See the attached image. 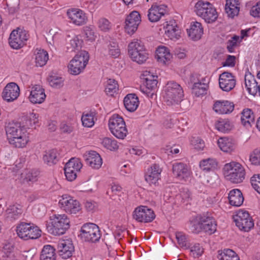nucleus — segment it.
<instances>
[{"label":"nucleus","mask_w":260,"mask_h":260,"mask_svg":"<svg viewBox=\"0 0 260 260\" xmlns=\"http://www.w3.org/2000/svg\"><path fill=\"white\" fill-rule=\"evenodd\" d=\"M6 135L9 144L16 148H25L30 141V135L27 128L18 123L8 126Z\"/></svg>","instance_id":"obj_1"},{"label":"nucleus","mask_w":260,"mask_h":260,"mask_svg":"<svg viewBox=\"0 0 260 260\" xmlns=\"http://www.w3.org/2000/svg\"><path fill=\"white\" fill-rule=\"evenodd\" d=\"M70 220L65 214H55L49 217L46 227L48 233L57 236L64 234L70 228Z\"/></svg>","instance_id":"obj_2"},{"label":"nucleus","mask_w":260,"mask_h":260,"mask_svg":"<svg viewBox=\"0 0 260 260\" xmlns=\"http://www.w3.org/2000/svg\"><path fill=\"white\" fill-rule=\"evenodd\" d=\"M223 174L226 180L237 184L244 181L246 171L242 164L235 161H232L224 165Z\"/></svg>","instance_id":"obj_3"},{"label":"nucleus","mask_w":260,"mask_h":260,"mask_svg":"<svg viewBox=\"0 0 260 260\" xmlns=\"http://www.w3.org/2000/svg\"><path fill=\"white\" fill-rule=\"evenodd\" d=\"M193 12L199 17L208 23H212L216 20L218 15L216 9L210 2L199 0L194 4Z\"/></svg>","instance_id":"obj_4"},{"label":"nucleus","mask_w":260,"mask_h":260,"mask_svg":"<svg viewBox=\"0 0 260 260\" xmlns=\"http://www.w3.org/2000/svg\"><path fill=\"white\" fill-rule=\"evenodd\" d=\"M127 52L130 58L139 64L144 63L149 57L144 45L137 39H134L129 43Z\"/></svg>","instance_id":"obj_5"},{"label":"nucleus","mask_w":260,"mask_h":260,"mask_svg":"<svg viewBox=\"0 0 260 260\" xmlns=\"http://www.w3.org/2000/svg\"><path fill=\"white\" fill-rule=\"evenodd\" d=\"M163 98L168 105H173L179 103L183 96V90L179 84L174 82H169L165 86Z\"/></svg>","instance_id":"obj_6"},{"label":"nucleus","mask_w":260,"mask_h":260,"mask_svg":"<svg viewBox=\"0 0 260 260\" xmlns=\"http://www.w3.org/2000/svg\"><path fill=\"white\" fill-rule=\"evenodd\" d=\"M89 56L88 53L82 50L76 54L67 66L68 72L72 75H78L83 72L86 67Z\"/></svg>","instance_id":"obj_7"},{"label":"nucleus","mask_w":260,"mask_h":260,"mask_svg":"<svg viewBox=\"0 0 260 260\" xmlns=\"http://www.w3.org/2000/svg\"><path fill=\"white\" fill-rule=\"evenodd\" d=\"M111 133L117 138L123 139L127 134V130L123 118L118 114L112 115L108 121Z\"/></svg>","instance_id":"obj_8"},{"label":"nucleus","mask_w":260,"mask_h":260,"mask_svg":"<svg viewBox=\"0 0 260 260\" xmlns=\"http://www.w3.org/2000/svg\"><path fill=\"white\" fill-rule=\"evenodd\" d=\"M58 205L59 207L69 214H76L82 209L80 202L68 194L59 196Z\"/></svg>","instance_id":"obj_9"},{"label":"nucleus","mask_w":260,"mask_h":260,"mask_svg":"<svg viewBox=\"0 0 260 260\" xmlns=\"http://www.w3.org/2000/svg\"><path fill=\"white\" fill-rule=\"evenodd\" d=\"M16 232L19 237L25 240L37 239L42 233L41 230L37 225L24 222L17 225Z\"/></svg>","instance_id":"obj_10"},{"label":"nucleus","mask_w":260,"mask_h":260,"mask_svg":"<svg viewBox=\"0 0 260 260\" xmlns=\"http://www.w3.org/2000/svg\"><path fill=\"white\" fill-rule=\"evenodd\" d=\"M80 236L85 241L95 242L100 239L101 232L96 224L88 223L82 226Z\"/></svg>","instance_id":"obj_11"},{"label":"nucleus","mask_w":260,"mask_h":260,"mask_svg":"<svg viewBox=\"0 0 260 260\" xmlns=\"http://www.w3.org/2000/svg\"><path fill=\"white\" fill-rule=\"evenodd\" d=\"M236 226L241 231L248 232L254 226V223L249 213L244 210H239L233 216Z\"/></svg>","instance_id":"obj_12"},{"label":"nucleus","mask_w":260,"mask_h":260,"mask_svg":"<svg viewBox=\"0 0 260 260\" xmlns=\"http://www.w3.org/2000/svg\"><path fill=\"white\" fill-rule=\"evenodd\" d=\"M66 14L70 22L76 26L83 25L88 20V15L79 8H70L67 10Z\"/></svg>","instance_id":"obj_13"},{"label":"nucleus","mask_w":260,"mask_h":260,"mask_svg":"<svg viewBox=\"0 0 260 260\" xmlns=\"http://www.w3.org/2000/svg\"><path fill=\"white\" fill-rule=\"evenodd\" d=\"M27 31L20 28L14 29L11 33L9 38V44L15 49H18L24 46L28 39Z\"/></svg>","instance_id":"obj_14"},{"label":"nucleus","mask_w":260,"mask_h":260,"mask_svg":"<svg viewBox=\"0 0 260 260\" xmlns=\"http://www.w3.org/2000/svg\"><path fill=\"white\" fill-rule=\"evenodd\" d=\"M154 57L158 64L169 66L172 61L173 54L168 47L160 45L155 49Z\"/></svg>","instance_id":"obj_15"},{"label":"nucleus","mask_w":260,"mask_h":260,"mask_svg":"<svg viewBox=\"0 0 260 260\" xmlns=\"http://www.w3.org/2000/svg\"><path fill=\"white\" fill-rule=\"evenodd\" d=\"M133 217L138 222H149L155 218V214L153 210L148 207L140 206L135 209Z\"/></svg>","instance_id":"obj_16"},{"label":"nucleus","mask_w":260,"mask_h":260,"mask_svg":"<svg viewBox=\"0 0 260 260\" xmlns=\"http://www.w3.org/2000/svg\"><path fill=\"white\" fill-rule=\"evenodd\" d=\"M141 22V15L138 11L132 12L126 17L125 21V30L129 35L134 34Z\"/></svg>","instance_id":"obj_17"},{"label":"nucleus","mask_w":260,"mask_h":260,"mask_svg":"<svg viewBox=\"0 0 260 260\" xmlns=\"http://www.w3.org/2000/svg\"><path fill=\"white\" fill-rule=\"evenodd\" d=\"M186 31L189 39L196 42L201 39L204 34V28L201 23L192 21L186 28Z\"/></svg>","instance_id":"obj_18"},{"label":"nucleus","mask_w":260,"mask_h":260,"mask_svg":"<svg viewBox=\"0 0 260 260\" xmlns=\"http://www.w3.org/2000/svg\"><path fill=\"white\" fill-rule=\"evenodd\" d=\"M46 98L45 89L40 85H33L29 91L28 100L34 104L43 103Z\"/></svg>","instance_id":"obj_19"},{"label":"nucleus","mask_w":260,"mask_h":260,"mask_svg":"<svg viewBox=\"0 0 260 260\" xmlns=\"http://www.w3.org/2000/svg\"><path fill=\"white\" fill-rule=\"evenodd\" d=\"M20 94V89L18 85L14 82L7 84L2 92L3 99L8 102L16 100Z\"/></svg>","instance_id":"obj_20"},{"label":"nucleus","mask_w":260,"mask_h":260,"mask_svg":"<svg viewBox=\"0 0 260 260\" xmlns=\"http://www.w3.org/2000/svg\"><path fill=\"white\" fill-rule=\"evenodd\" d=\"M236 80L235 77L231 73L224 72L219 77L220 88L224 91H230L235 86Z\"/></svg>","instance_id":"obj_21"},{"label":"nucleus","mask_w":260,"mask_h":260,"mask_svg":"<svg viewBox=\"0 0 260 260\" xmlns=\"http://www.w3.org/2000/svg\"><path fill=\"white\" fill-rule=\"evenodd\" d=\"M66 41V48L69 52L78 51L82 47L83 41L81 37L75 34H68L64 37Z\"/></svg>","instance_id":"obj_22"},{"label":"nucleus","mask_w":260,"mask_h":260,"mask_svg":"<svg viewBox=\"0 0 260 260\" xmlns=\"http://www.w3.org/2000/svg\"><path fill=\"white\" fill-rule=\"evenodd\" d=\"M234 103L228 100H217L214 102L213 110L219 115L229 114L234 109Z\"/></svg>","instance_id":"obj_23"},{"label":"nucleus","mask_w":260,"mask_h":260,"mask_svg":"<svg viewBox=\"0 0 260 260\" xmlns=\"http://www.w3.org/2000/svg\"><path fill=\"white\" fill-rule=\"evenodd\" d=\"M83 158L87 165L95 170L99 169L103 164V159L101 155L96 151H88L85 152Z\"/></svg>","instance_id":"obj_24"},{"label":"nucleus","mask_w":260,"mask_h":260,"mask_svg":"<svg viewBox=\"0 0 260 260\" xmlns=\"http://www.w3.org/2000/svg\"><path fill=\"white\" fill-rule=\"evenodd\" d=\"M161 169L159 166L154 164L148 168L145 175L146 181L150 185H156L160 179Z\"/></svg>","instance_id":"obj_25"},{"label":"nucleus","mask_w":260,"mask_h":260,"mask_svg":"<svg viewBox=\"0 0 260 260\" xmlns=\"http://www.w3.org/2000/svg\"><path fill=\"white\" fill-rule=\"evenodd\" d=\"M164 36L173 41L181 38V31L174 22L170 21L164 26Z\"/></svg>","instance_id":"obj_26"},{"label":"nucleus","mask_w":260,"mask_h":260,"mask_svg":"<svg viewBox=\"0 0 260 260\" xmlns=\"http://www.w3.org/2000/svg\"><path fill=\"white\" fill-rule=\"evenodd\" d=\"M57 248L59 255L64 259L71 257L74 251V247L70 239L60 240Z\"/></svg>","instance_id":"obj_27"},{"label":"nucleus","mask_w":260,"mask_h":260,"mask_svg":"<svg viewBox=\"0 0 260 260\" xmlns=\"http://www.w3.org/2000/svg\"><path fill=\"white\" fill-rule=\"evenodd\" d=\"M173 173L180 180H186L191 175V171L186 165L176 162L173 165Z\"/></svg>","instance_id":"obj_28"},{"label":"nucleus","mask_w":260,"mask_h":260,"mask_svg":"<svg viewBox=\"0 0 260 260\" xmlns=\"http://www.w3.org/2000/svg\"><path fill=\"white\" fill-rule=\"evenodd\" d=\"M217 144L221 151L228 154L235 152L236 148L235 141L230 137L219 138L217 141Z\"/></svg>","instance_id":"obj_29"},{"label":"nucleus","mask_w":260,"mask_h":260,"mask_svg":"<svg viewBox=\"0 0 260 260\" xmlns=\"http://www.w3.org/2000/svg\"><path fill=\"white\" fill-rule=\"evenodd\" d=\"M166 12V7L164 5H153L148 10V18L151 22L158 21Z\"/></svg>","instance_id":"obj_30"},{"label":"nucleus","mask_w":260,"mask_h":260,"mask_svg":"<svg viewBox=\"0 0 260 260\" xmlns=\"http://www.w3.org/2000/svg\"><path fill=\"white\" fill-rule=\"evenodd\" d=\"M245 86L248 93L253 96L260 92V87L258 85L254 77L249 72L245 75Z\"/></svg>","instance_id":"obj_31"},{"label":"nucleus","mask_w":260,"mask_h":260,"mask_svg":"<svg viewBox=\"0 0 260 260\" xmlns=\"http://www.w3.org/2000/svg\"><path fill=\"white\" fill-rule=\"evenodd\" d=\"M240 10V0H226L225 12L231 18L237 16Z\"/></svg>","instance_id":"obj_32"},{"label":"nucleus","mask_w":260,"mask_h":260,"mask_svg":"<svg viewBox=\"0 0 260 260\" xmlns=\"http://www.w3.org/2000/svg\"><path fill=\"white\" fill-rule=\"evenodd\" d=\"M123 104L125 109L129 112L135 111L139 107L140 102L136 94L129 93L123 99Z\"/></svg>","instance_id":"obj_33"},{"label":"nucleus","mask_w":260,"mask_h":260,"mask_svg":"<svg viewBox=\"0 0 260 260\" xmlns=\"http://www.w3.org/2000/svg\"><path fill=\"white\" fill-rule=\"evenodd\" d=\"M22 212V206L20 205H11L6 210L5 216L8 220H15L19 218Z\"/></svg>","instance_id":"obj_34"},{"label":"nucleus","mask_w":260,"mask_h":260,"mask_svg":"<svg viewBox=\"0 0 260 260\" xmlns=\"http://www.w3.org/2000/svg\"><path fill=\"white\" fill-rule=\"evenodd\" d=\"M229 201L231 205L239 207L242 205L244 197L241 191L238 189H233L229 193Z\"/></svg>","instance_id":"obj_35"},{"label":"nucleus","mask_w":260,"mask_h":260,"mask_svg":"<svg viewBox=\"0 0 260 260\" xmlns=\"http://www.w3.org/2000/svg\"><path fill=\"white\" fill-rule=\"evenodd\" d=\"M202 230L208 234L214 233L216 230V223L215 219L211 217L202 216Z\"/></svg>","instance_id":"obj_36"},{"label":"nucleus","mask_w":260,"mask_h":260,"mask_svg":"<svg viewBox=\"0 0 260 260\" xmlns=\"http://www.w3.org/2000/svg\"><path fill=\"white\" fill-rule=\"evenodd\" d=\"M107 55L112 58H117L120 55V49L118 43L115 40L110 41L106 49Z\"/></svg>","instance_id":"obj_37"},{"label":"nucleus","mask_w":260,"mask_h":260,"mask_svg":"<svg viewBox=\"0 0 260 260\" xmlns=\"http://www.w3.org/2000/svg\"><path fill=\"white\" fill-rule=\"evenodd\" d=\"M254 119V116L251 109L246 108L243 110L241 114V121L243 126L246 127H250Z\"/></svg>","instance_id":"obj_38"},{"label":"nucleus","mask_w":260,"mask_h":260,"mask_svg":"<svg viewBox=\"0 0 260 260\" xmlns=\"http://www.w3.org/2000/svg\"><path fill=\"white\" fill-rule=\"evenodd\" d=\"M216 128L222 133H227L231 131L234 127V122L229 119H223L218 120L215 124Z\"/></svg>","instance_id":"obj_39"},{"label":"nucleus","mask_w":260,"mask_h":260,"mask_svg":"<svg viewBox=\"0 0 260 260\" xmlns=\"http://www.w3.org/2000/svg\"><path fill=\"white\" fill-rule=\"evenodd\" d=\"M199 166L203 171L213 172L217 168L218 162L214 158H208L201 160Z\"/></svg>","instance_id":"obj_40"},{"label":"nucleus","mask_w":260,"mask_h":260,"mask_svg":"<svg viewBox=\"0 0 260 260\" xmlns=\"http://www.w3.org/2000/svg\"><path fill=\"white\" fill-rule=\"evenodd\" d=\"M35 55V62L37 66H44L46 64L49 59L48 52L44 49H36Z\"/></svg>","instance_id":"obj_41"},{"label":"nucleus","mask_w":260,"mask_h":260,"mask_svg":"<svg viewBox=\"0 0 260 260\" xmlns=\"http://www.w3.org/2000/svg\"><path fill=\"white\" fill-rule=\"evenodd\" d=\"M105 92L109 96H114L118 91V85L116 80L108 79L105 82Z\"/></svg>","instance_id":"obj_42"},{"label":"nucleus","mask_w":260,"mask_h":260,"mask_svg":"<svg viewBox=\"0 0 260 260\" xmlns=\"http://www.w3.org/2000/svg\"><path fill=\"white\" fill-rule=\"evenodd\" d=\"M209 79L205 78L204 82L201 81L194 83L192 87V92L197 96L203 95L206 93Z\"/></svg>","instance_id":"obj_43"},{"label":"nucleus","mask_w":260,"mask_h":260,"mask_svg":"<svg viewBox=\"0 0 260 260\" xmlns=\"http://www.w3.org/2000/svg\"><path fill=\"white\" fill-rule=\"evenodd\" d=\"M96 120L95 114L93 112H84L81 117L82 125L86 127H92Z\"/></svg>","instance_id":"obj_44"},{"label":"nucleus","mask_w":260,"mask_h":260,"mask_svg":"<svg viewBox=\"0 0 260 260\" xmlns=\"http://www.w3.org/2000/svg\"><path fill=\"white\" fill-rule=\"evenodd\" d=\"M57 151L56 149H50L45 152L43 160L44 162L49 166H52L56 163Z\"/></svg>","instance_id":"obj_45"},{"label":"nucleus","mask_w":260,"mask_h":260,"mask_svg":"<svg viewBox=\"0 0 260 260\" xmlns=\"http://www.w3.org/2000/svg\"><path fill=\"white\" fill-rule=\"evenodd\" d=\"M41 260H55L56 254L54 248L51 245L44 246L41 255Z\"/></svg>","instance_id":"obj_46"},{"label":"nucleus","mask_w":260,"mask_h":260,"mask_svg":"<svg viewBox=\"0 0 260 260\" xmlns=\"http://www.w3.org/2000/svg\"><path fill=\"white\" fill-rule=\"evenodd\" d=\"M101 144L103 147L111 151H116L119 148L117 141L109 137H105L101 139Z\"/></svg>","instance_id":"obj_47"},{"label":"nucleus","mask_w":260,"mask_h":260,"mask_svg":"<svg viewBox=\"0 0 260 260\" xmlns=\"http://www.w3.org/2000/svg\"><path fill=\"white\" fill-rule=\"evenodd\" d=\"M37 173L36 172L25 170L20 174V181L22 183H25L28 182H34L37 181Z\"/></svg>","instance_id":"obj_48"},{"label":"nucleus","mask_w":260,"mask_h":260,"mask_svg":"<svg viewBox=\"0 0 260 260\" xmlns=\"http://www.w3.org/2000/svg\"><path fill=\"white\" fill-rule=\"evenodd\" d=\"M83 34L86 41L93 42L97 38V32L94 26H86L83 28Z\"/></svg>","instance_id":"obj_49"},{"label":"nucleus","mask_w":260,"mask_h":260,"mask_svg":"<svg viewBox=\"0 0 260 260\" xmlns=\"http://www.w3.org/2000/svg\"><path fill=\"white\" fill-rule=\"evenodd\" d=\"M219 260H240L238 255L233 250L225 249L221 251L218 254Z\"/></svg>","instance_id":"obj_50"},{"label":"nucleus","mask_w":260,"mask_h":260,"mask_svg":"<svg viewBox=\"0 0 260 260\" xmlns=\"http://www.w3.org/2000/svg\"><path fill=\"white\" fill-rule=\"evenodd\" d=\"M83 167L81 160L76 157L71 158L65 165L64 167L79 173Z\"/></svg>","instance_id":"obj_51"},{"label":"nucleus","mask_w":260,"mask_h":260,"mask_svg":"<svg viewBox=\"0 0 260 260\" xmlns=\"http://www.w3.org/2000/svg\"><path fill=\"white\" fill-rule=\"evenodd\" d=\"M190 145L197 151L203 150L205 147L204 141L198 137H192L190 139Z\"/></svg>","instance_id":"obj_52"},{"label":"nucleus","mask_w":260,"mask_h":260,"mask_svg":"<svg viewBox=\"0 0 260 260\" xmlns=\"http://www.w3.org/2000/svg\"><path fill=\"white\" fill-rule=\"evenodd\" d=\"M202 216H197L190 221V228L195 232H199L202 230Z\"/></svg>","instance_id":"obj_53"},{"label":"nucleus","mask_w":260,"mask_h":260,"mask_svg":"<svg viewBox=\"0 0 260 260\" xmlns=\"http://www.w3.org/2000/svg\"><path fill=\"white\" fill-rule=\"evenodd\" d=\"M48 82L50 85L54 88H60L63 84V80L61 77L51 75L48 78Z\"/></svg>","instance_id":"obj_54"},{"label":"nucleus","mask_w":260,"mask_h":260,"mask_svg":"<svg viewBox=\"0 0 260 260\" xmlns=\"http://www.w3.org/2000/svg\"><path fill=\"white\" fill-rule=\"evenodd\" d=\"M176 238L181 247L187 248L188 246V240L187 236L183 233L178 232L176 233Z\"/></svg>","instance_id":"obj_55"},{"label":"nucleus","mask_w":260,"mask_h":260,"mask_svg":"<svg viewBox=\"0 0 260 260\" xmlns=\"http://www.w3.org/2000/svg\"><path fill=\"white\" fill-rule=\"evenodd\" d=\"M97 25L99 28L103 31H109L111 28L110 22L108 19L104 17L99 19L97 22Z\"/></svg>","instance_id":"obj_56"},{"label":"nucleus","mask_w":260,"mask_h":260,"mask_svg":"<svg viewBox=\"0 0 260 260\" xmlns=\"http://www.w3.org/2000/svg\"><path fill=\"white\" fill-rule=\"evenodd\" d=\"M13 249L14 247L11 244H5L3 246L1 251L3 256L11 259L14 256Z\"/></svg>","instance_id":"obj_57"},{"label":"nucleus","mask_w":260,"mask_h":260,"mask_svg":"<svg viewBox=\"0 0 260 260\" xmlns=\"http://www.w3.org/2000/svg\"><path fill=\"white\" fill-rule=\"evenodd\" d=\"M144 84L146 86V91H143L148 95L150 93V91H154L157 87L158 81L157 80H148L143 81Z\"/></svg>","instance_id":"obj_58"},{"label":"nucleus","mask_w":260,"mask_h":260,"mask_svg":"<svg viewBox=\"0 0 260 260\" xmlns=\"http://www.w3.org/2000/svg\"><path fill=\"white\" fill-rule=\"evenodd\" d=\"M249 161L254 165H260V148L255 149L250 155Z\"/></svg>","instance_id":"obj_59"},{"label":"nucleus","mask_w":260,"mask_h":260,"mask_svg":"<svg viewBox=\"0 0 260 260\" xmlns=\"http://www.w3.org/2000/svg\"><path fill=\"white\" fill-rule=\"evenodd\" d=\"M249 14L254 18H260V0L250 8Z\"/></svg>","instance_id":"obj_60"},{"label":"nucleus","mask_w":260,"mask_h":260,"mask_svg":"<svg viewBox=\"0 0 260 260\" xmlns=\"http://www.w3.org/2000/svg\"><path fill=\"white\" fill-rule=\"evenodd\" d=\"M39 121V115L37 113H31L27 116L26 124L28 126H33L36 125Z\"/></svg>","instance_id":"obj_61"},{"label":"nucleus","mask_w":260,"mask_h":260,"mask_svg":"<svg viewBox=\"0 0 260 260\" xmlns=\"http://www.w3.org/2000/svg\"><path fill=\"white\" fill-rule=\"evenodd\" d=\"M250 181L253 188L260 194V174L254 175Z\"/></svg>","instance_id":"obj_62"},{"label":"nucleus","mask_w":260,"mask_h":260,"mask_svg":"<svg viewBox=\"0 0 260 260\" xmlns=\"http://www.w3.org/2000/svg\"><path fill=\"white\" fill-rule=\"evenodd\" d=\"M203 252V248L198 244L194 245L190 250V254L193 257H198L201 256Z\"/></svg>","instance_id":"obj_63"},{"label":"nucleus","mask_w":260,"mask_h":260,"mask_svg":"<svg viewBox=\"0 0 260 260\" xmlns=\"http://www.w3.org/2000/svg\"><path fill=\"white\" fill-rule=\"evenodd\" d=\"M240 40L239 36H234L231 39H230L227 43V49L230 52H233L234 48L237 46V45L241 42L239 40Z\"/></svg>","instance_id":"obj_64"}]
</instances>
